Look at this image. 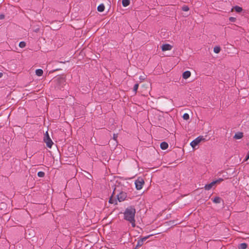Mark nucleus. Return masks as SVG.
I'll list each match as a JSON object with an SVG mask.
<instances>
[{"label": "nucleus", "instance_id": "obj_8", "mask_svg": "<svg viewBox=\"0 0 249 249\" xmlns=\"http://www.w3.org/2000/svg\"><path fill=\"white\" fill-rule=\"evenodd\" d=\"M172 49V46L168 44H163L162 46V50L163 51H166L168 50H170Z\"/></svg>", "mask_w": 249, "mask_h": 249}, {"label": "nucleus", "instance_id": "obj_20", "mask_svg": "<svg viewBox=\"0 0 249 249\" xmlns=\"http://www.w3.org/2000/svg\"><path fill=\"white\" fill-rule=\"evenodd\" d=\"M138 87H139V84L137 83V84H135L134 86V87H133L134 91L136 92V91L138 90Z\"/></svg>", "mask_w": 249, "mask_h": 249}, {"label": "nucleus", "instance_id": "obj_21", "mask_svg": "<svg viewBox=\"0 0 249 249\" xmlns=\"http://www.w3.org/2000/svg\"><path fill=\"white\" fill-rule=\"evenodd\" d=\"M182 77L184 79H187V71H185L183 73Z\"/></svg>", "mask_w": 249, "mask_h": 249}, {"label": "nucleus", "instance_id": "obj_1", "mask_svg": "<svg viewBox=\"0 0 249 249\" xmlns=\"http://www.w3.org/2000/svg\"><path fill=\"white\" fill-rule=\"evenodd\" d=\"M124 219L131 225L133 228L136 227V209L133 206L127 207L123 213Z\"/></svg>", "mask_w": 249, "mask_h": 249}, {"label": "nucleus", "instance_id": "obj_4", "mask_svg": "<svg viewBox=\"0 0 249 249\" xmlns=\"http://www.w3.org/2000/svg\"><path fill=\"white\" fill-rule=\"evenodd\" d=\"M144 180L142 178H139L135 181L136 188L138 190H141L144 184Z\"/></svg>", "mask_w": 249, "mask_h": 249}, {"label": "nucleus", "instance_id": "obj_30", "mask_svg": "<svg viewBox=\"0 0 249 249\" xmlns=\"http://www.w3.org/2000/svg\"><path fill=\"white\" fill-rule=\"evenodd\" d=\"M117 135L116 134H114V136H113V139L114 140H116V138H117Z\"/></svg>", "mask_w": 249, "mask_h": 249}, {"label": "nucleus", "instance_id": "obj_9", "mask_svg": "<svg viewBox=\"0 0 249 249\" xmlns=\"http://www.w3.org/2000/svg\"><path fill=\"white\" fill-rule=\"evenodd\" d=\"M243 137V133L242 132H237L234 135L233 138L236 140L240 139Z\"/></svg>", "mask_w": 249, "mask_h": 249}, {"label": "nucleus", "instance_id": "obj_26", "mask_svg": "<svg viewBox=\"0 0 249 249\" xmlns=\"http://www.w3.org/2000/svg\"><path fill=\"white\" fill-rule=\"evenodd\" d=\"M182 10L184 11H187V6H184L182 7Z\"/></svg>", "mask_w": 249, "mask_h": 249}, {"label": "nucleus", "instance_id": "obj_23", "mask_svg": "<svg viewBox=\"0 0 249 249\" xmlns=\"http://www.w3.org/2000/svg\"><path fill=\"white\" fill-rule=\"evenodd\" d=\"M223 180V179L222 178H219L217 180H214V181H216V183H217L220 182Z\"/></svg>", "mask_w": 249, "mask_h": 249}, {"label": "nucleus", "instance_id": "obj_11", "mask_svg": "<svg viewBox=\"0 0 249 249\" xmlns=\"http://www.w3.org/2000/svg\"><path fill=\"white\" fill-rule=\"evenodd\" d=\"M213 202L215 203H220L221 202V198L219 196H215L212 198Z\"/></svg>", "mask_w": 249, "mask_h": 249}, {"label": "nucleus", "instance_id": "obj_17", "mask_svg": "<svg viewBox=\"0 0 249 249\" xmlns=\"http://www.w3.org/2000/svg\"><path fill=\"white\" fill-rule=\"evenodd\" d=\"M221 50L220 47L218 46H215L213 49V52L216 53H218L220 52Z\"/></svg>", "mask_w": 249, "mask_h": 249}, {"label": "nucleus", "instance_id": "obj_33", "mask_svg": "<svg viewBox=\"0 0 249 249\" xmlns=\"http://www.w3.org/2000/svg\"><path fill=\"white\" fill-rule=\"evenodd\" d=\"M187 117H188V120L189 119V116L188 114Z\"/></svg>", "mask_w": 249, "mask_h": 249}, {"label": "nucleus", "instance_id": "obj_6", "mask_svg": "<svg viewBox=\"0 0 249 249\" xmlns=\"http://www.w3.org/2000/svg\"><path fill=\"white\" fill-rule=\"evenodd\" d=\"M117 199L119 202L124 201L127 197V194L124 192H121L117 195Z\"/></svg>", "mask_w": 249, "mask_h": 249}, {"label": "nucleus", "instance_id": "obj_31", "mask_svg": "<svg viewBox=\"0 0 249 249\" xmlns=\"http://www.w3.org/2000/svg\"><path fill=\"white\" fill-rule=\"evenodd\" d=\"M3 76V73L2 72H0V78L2 77Z\"/></svg>", "mask_w": 249, "mask_h": 249}, {"label": "nucleus", "instance_id": "obj_12", "mask_svg": "<svg viewBox=\"0 0 249 249\" xmlns=\"http://www.w3.org/2000/svg\"><path fill=\"white\" fill-rule=\"evenodd\" d=\"M248 247V245L245 243L240 244L238 246L239 249H246Z\"/></svg>", "mask_w": 249, "mask_h": 249}, {"label": "nucleus", "instance_id": "obj_15", "mask_svg": "<svg viewBox=\"0 0 249 249\" xmlns=\"http://www.w3.org/2000/svg\"><path fill=\"white\" fill-rule=\"evenodd\" d=\"M97 10L99 12H103L105 10V6L103 4H100L98 7H97Z\"/></svg>", "mask_w": 249, "mask_h": 249}, {"label": "nucleus", "instance_id": "obj_34", "mask_svg": "<svg viewBox=\"0 0 249 249\" xmlns=\"http://www.w3.org/2000/svg\"><path fill=\"white\" fill-rule=\"evenodd\" d=\"M248 154L249 155V151H248Z\"/></svg>", "mask_w": 249, "mask_h": 249}, {"label": "nucleus", "instance_id": "obj_19", "mask_svg": "<svg viewBox=\"0 0 249 249\" xmlns=\"http://www.w3.org/2000/svg\"><path fill=\"white\" fill-rule=\"evenodd\" d=\"M25 46H26V43L24 41H21L19 43V47L21 48H24Z\"/></svg>", "mask_w": 249, "mask_h": 249}, {"label": "nucleus", "instance_id": "obj_10", "mask_svg": "<svg viewBox=\"0 0 249 249\" xmlns=\"http://www.w3.org/2000/svg\"><path fill=\"white\" fill-rule=\"evenodd\" d=\"M160 148L162 150L166 149L168 147V144L166 142H162L160 145Z\"/></svg>", "mask_w": 249, "mask_h": 249}, {"label": "nucleus", "instance_id": "obj_16", "mask_svg": "<svg viewBox=\"0 0 249 249\" xmlns=\"http://www.w3.org/2000/svg\"><path fill=\"white\" fill-rule=\"evenodd\" d=\"M235 11L237 13H240L242 11V8L238 6H235L234 7Z\"/></svg>", "mask_w": 249, "mask_h": 249}, {"label": "nucleus", "instance_id": "obj_28", "mask_svg": "<svg viewBox=\"0 0 249 249\" xmlns=\"http://www.w3.org/2000/svg\"><path fill=\"white\" fill-rule=\"evenodd\" d=\"M249 155L248 154H247L246 158H245V161H247L249 160Z\"/></svg>", "mask_w": 249, "mask_h": 249}, {"label": "nucleus", "instance_id": "obj_18", "mask_svg": "<svg viewBox=\"0 0 249 249\" xmlns=\"http://www.w3.org/2000/svg\"><path fill=\"white\" fill-rule=\"evenodd\" d=\"M37 176L39 177L43 178L45 176V173L44 172H42V171H39V172H38L37 173Z\"/></svg>", "mask_w": 249, "mask_h": 249}, {"label": "nucleus", "instance_id": "obj_5", "mask_svg": "<svg viewBox=\"0 0 249 249\" xmlns=\"http://www.w3.org/2000/svg\"><path fill=\"white\" fill-rule=\"evenodd\" d=\"M151 235L145 236L139 239L137 241V245H136L135 249H138L139 248L142 246L144 242Z\"/></svg>", "mask_w": 249, "mask_h": 249}, {"label": "nucleus", "instance_id": "obj_22", "mask_svg": "<svg viewBox=\"0 0 249 249\" xmlns=\"http://www.w3.org/2000/svg\"><path fill=\"white\" fill-rule=\"evenodd\" d=\"M229 20L231 22H234L235 21V20H236V18H233V17H231V18H230Z\"/></svg>", "mask_w": 249, "mask_h": 249}, {"label": "nucleus", "instance_id": "obj_14", "mask_svg": "<svg viewBox=\"0 0 249 249\" xmlns=\"http://www.w3.org/2000/svg\"><path fill=\"white\" fill-rule=\"evenodd\" d=\"M43 73V71L41 69H37L36 71V75H37L38 76H42Z\"/></svg>", "mask_w": 249, "mask_h": 249}, {"label": "nucleus", "instance_id": "obj_29", "mask_svg": "<svg viewBox=\"0 0 249 249\" xmlns=\"http://www.w3.org/2000/svg\"><path fill=\"white\" fill-rule=\"evenodd\" d=\"M191 75V72L189 71H188V78Z\"/></svg>", "mask_w": 249, "mask_h": 249}, {"label": "nucleus", "instance_id": "obj_2", "mask_svg": "<svg viewBox=\"0 0 249 249\" xmlns=\"http://www.w3.org/2000/svg\"><path fill=\"white\" fill-rule=\"evenodd\" d=\"M206 141L205 137L203 136H199L190 143V145L192 147L193 149H196V146L198 145L201 142H205Z\"/></svg>", "mask_w": 249, "mask_h": 249}, {"label": "nucleus", "instance_id": "obj_3", "mask_svg": "<svg viewBox=\"0 0 249 249\" xmlns=\"http://www.w3.org/2000/svg\"><path fill=\"white\" fill-rule=\"evenodd\" d=\"M44 141L46 143L47 146L49 148H51L53 144V143L51 139L50 138L48 131H46L44 134Z\"/></svg>", "mask_w": 249, "mask_h": 249}, {"label": "nucleus", "instance_id": "obj_32", "mask_svg": "<svg viewBox=\"0 0 249 249\" xmlns=\"http://www.w3.org/2000/svg\"><path fill=\"white\" fill-rule=\"evenodd\" d=\"M115 191H116V190H115V189L114 190V191H113V194H114V195L115 194Z\"/></svg>", "mask_w": 249, "mask_h": 249}, {"label": "nucleus", "instance_id": "obj_13", "mask_svg": "<svg viewBox=\"0 0 249 249\" xmlns=\"http://www.w3.org/2000/svg\"><path fill=\"white\" fill-rule=\"evenodd\" d=\"M130 4V0H122V5L124 7H126Z\"/></svg>", "mask_w": 249, "mask_h": 249}, {"label": "nucleus", "instance_id": "obj_25", "mask_svg": "<svg viewBox=\"0 0 249 249\" xmlns=\"http://www.w3.org/2000/svg\"><path fill=\"white\" fill-rule=\"evenodd\" d=\"M5 16L3 14L0 15V19H3L4 18Z\"/></svg>", "mask_w": 249, "mask_h": 249}, {"label": "nucleus", "instance_id": "obj_27", "mask_svg": "<svg viewBox=\"0 0 249 249\" xmlns=\"http://www.w3.org/2000/svg\"><path fill=\"white\" fill-rule=\"evenodd\" d=\"M109 202L110 203H111V204L114 203V200H113V199L112 198H110V199H109Z\"/></svg>", "mask_w": 249, "mask_h": 249}, {"label": "nucleus", "instance_id": "obj_24", "mask_svg": "<svg viewBox=\"0 0 249 249\" xmlns=\"http://www.w3.org/2000/svg\"><path fill=\"white\" fill-rule=\"evenodd\" d=\"M183 118L184 120H187V113H184L183 115Z\"/></svg>", "mask_w": 249, "mask_h": 249}, {"label": "nucleus", "instance_id": "obj_7", "mask_svg": "<svg viewBox=\"0 0 249 249\" xmlns=\"http://www.w3.org/2000/svg\"><path fill=\"white\" fill-rule=\"evenodd\" d=\"M216 183V181H212L211 183L208 184H206L205 186V189L207 190H210L213 186Z\"/></svg>", "mask_w": 249, "mask_h": 249}]
</instances>
